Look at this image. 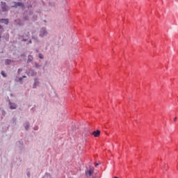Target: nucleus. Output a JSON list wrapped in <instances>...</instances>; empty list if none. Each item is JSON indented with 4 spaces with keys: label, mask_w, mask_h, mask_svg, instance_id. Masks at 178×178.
Segmentation results:
<instances>
[{
    "label": "nucleus",
    "mask_w": 178,
    "mask_h": 178,
    "mask_svg": "<svg viewBox=\"0 0 178 178\" xmlns=\"http://www.w3.org/2000/svg\"><path fill=\"white\" fill-rule=\"evenodd\" d=\"M8 105L10 106V109H17V104L16 103H13L12 102H9Z\"/></svg>",
    "instance_id": "4"
},
{
    "label": "nucleus",
    "mask_w": 178,
    "mask_h": 178,
    "mask_svg": "<svg viewBox=\"0 0 178 178\" xmlns=\"http://www.w3.org/2000/svg\"><path fill=\"white\" fill-rule=\"evenodd\" d=\"M13 62H15L13 60L7 58L5 60V65L6 66H8L9 65H10V63H13Z\"/></svg>",
    "instance_id": "7"
},
{
    "label": "nucleus",
    "mask_w": 178,
    "mask_h": 178,
    "mask_svg": "<svg viewBox=\"0 0 178 178\" xmlns=\"http://www.w3.org/2000/svg\"><path fill=\"white\" fill-rule=\"evenodd\" d=\"M25 20H27V18L25 17Z\"/></svg>",
    "instance_id": "27"
},
{
    "label": "nucleus",
    "mask_w": 178,
    "mask_h": 178,
    "mask_svg": "<svg viewBox=\"0 0 178 178\" xmlns=\"http://www.w3.org/2000/svg\"><path fill=\"white\" fill-rule=\"evenodd\" d=\"M177 120V117H175V118H174V122H176Z\"/></svg>",
    "instance_id": "23"
},
{
    "label": "nucleus",
    "mask_w": 178,
    "mask_h": 178,
    "mask_svg": "<svg viewBox=\"0 0 178 178\" xmlns=\"http://www.w3.org/2000/svg\"><path fill=\"white\" fill-rule=\"evenodd\" d=\"M26 75L22 76V79H26Z\"/></svg>",
    "instance_id": "24"
},
{
    "label": "nucleus",
    "mask_w": 178,
    "mask_h": 178,
    "mask_svg": "<svg viewBox=\"0 0 178 178\" xmlns=\"http://www.w3.org/2000/svg\"><path fill=\"white\" fill-rule=\"evenodd\" d=\"M23 70H22L21 68L18 69L17 73H20L21 72H22Z\"/></svg>",
    "instance_id": "20"
},
{
    "label": "nucleus",
    "mask_w": 178,
    "mask_h": 178,
    "mask_svg": "<svg viewBox=\"0 0 178 178\" xmlns=\"http://www.w3.org/2000/svg\"><path fill=\"white\" fill-rule=\"evenodd\" d=\"M47 34H48V32H47V29H45L44 28H42L40 32V37H45Z\"/></svg>",
    "instance_id": "3"
},
{
    "label": "nucleus",
    "mask_w": 178,
    "mask_h": 178,
    "mask_svg": "<svg viewBox=\"0 0 178 178\" xmlns=\"http://www.w3.org/2000/svg\"><path fill=\"white\" fill-rule=\"evenodd\" d=\"M36 52H38V50H36Z\"/></svg>",
    "instance_id": "30"
},
{
    "label": "nucleus",
    "mask_w": 178,
    "mask_h": 178,
    "mask_svg": "<svg viewBox=\"0 0 178 178\" xmlns=\"http://www.w3.org/2000/svg\"><path fill=\"white\" fill-rule=\"evenodd\" d=\"M95 166H96V167L98 166V163H97Z\"/></svg>",
    "instance_id": "26"
},
{
    "label": "nucleus",
    "mask_w": 178,
    "mask_h": 178,
    "mask_svg": "<svg viewBox=\"0 0 178 178\" xmlns=\"http://www.w3.org/2000/svg\"><path fill=\"white\" fill-rule=\"evenodd\" d=\"M17 6H21V8H24V3L22 2H14V6H12L11 8H17Z\"/></svg>",
    "instance_id": "2"
},
{
    "label": "nucleus",
    "mask_w": 178,
    "mask_h": 178,
    "mask_svg": "<svg viewBox=\"0 0 178 178\" xmlns=\"http://www.w3.org/2000/svg\"><path fill=\"white\" fill-rule=\"evenodd\" d=\"M38 58H39L40 59H44V56H42V54H38Z\"/></svg>",
    "instance_id": "13"
},
{
    "label": "nucleus",
    "mask_w": 178,
    "mask_h": 178,
    "mask_svg": "<svg viewBox=\"0 0 178 178\" xmlns=\"http://www.w3.org/2000/svg\"><path fill=\"white\" fill-rule=\"evenodd\" d=\"M33 129L34 130H38V127H35Z\"/></svg>",
    "instance_id": "22"
},
{
    "label": "nucleus",
    "mask_w": 178,
    "mask_h": 178,
    "mask_svg": "<svg viewBox=\"0 0 178 178\" xmlns=\"http://www.w3.org/2000/svg\"><path fill=\"white\" fill-rule=\"evenodd\" d=\"M1 74L3 76V77H8V75L5 73V71H1Z\"/></svg>",
    "instance_id": "11"
},
{
    "label": "nucleus",
    "mask_w": 178,
    "mask_h": 178,
    "mask_svg": "<svg viewBox=\"0 0 178 178\" xmlns=\"http://www.w3.org/2000/svg\"><path fill=\"white\" fill-rule=\"evenodd\" d=\"M25 129L29 130V127H30V122H27L24 124Z\"/></svg>",
    "instance_id": "9"
},
{
    "label": "nucleus",
    "mask_w": 178,
    "mask_h": 178,
    "mask_svg": "<svg viewBox=\"0 0 178 178\" xmlns=\"http://www.w3.org/2000/svg\"><path fill=\"white\" fill-rule=\"evenodd\" d=\"M114 178H118V177H115Z\"/></svg>",
    "instance_id": "29"
},
{
    "label": "nucleus",
    "mask_w": 178,
    "mask_h": 178,
    "mask_svg": "<svg viewBox=\"0 0 178 178\" xmlns=\"http://www.w3.org/2000/svg\"><path fill=\"white\" fill-rule=\"evenodd\" d=\"M30 44H31V40H29Z\"/></svg>",
    "instance_id": "25"
},
{
    "label": "nucleus",
    "mask_w": 178,
    "mask_h": 178,
    "mask_svg": "<svg viewBox=\"0 0 178 178\" xmlns=\"http://www.w3.org/2000/svg\"><path fill=\"white\" fill-rule=\"evenodd\" d=\"M19 81L20 82L21 84H23V77H19Z\"/></svg>",
    "instance_id": "15"
},
{
    "label": "nucleus",
    "mask_w": 178,
    "mask_h": 178,
    "mask_svg": "<svg viewBox=\"0 0 178 178\" xmlns=\"http://www.w3.org/2000/svg\"><path fill=\"white\" fill-rule=\"evenodd\" d=\"M36 74H37V72H34L33 71H32L31 76H35Z\"/></svg>",
    "instance_id": "19"
},
{
    "label": "nucleus",
    "mask_w": 178,
    "mask_h": 178,
    "mask_svg": "<svg viewBox=\"0 0 178 178\" xmlns=\"http://www.w3.org/2000/svg\"><path fill=\"white\" fill-rule=\"evenodd\" d=\"M1 115L3 117H5L6 115V111H5V110L1 111Z\"/></svg>",
    "instance_id": "12"
},
{
    "label": "nucleus",
    "mask_w": 178,
    "mask_h": 178,
    "mask_svg": "<svg viewBox=\"0 0 178 178\" xmlns=\"http://www.w3.org/2000/svg\"><path fill=\"white\" fill-rule=\"evenodd\" d=\"M0 23L8 25L9 24V19H0Z\"/></svg>",
    "instance_id": "6"
},
{
    "label": "nucleus",
    "mask_w": 178,
    "mask_h": 178,
    "mask_svg": "<svg viewBox=\"0 0 178 178\" xmlns=\"http://www.w3.org/2000/svg\"><path fill=\"white\" fill-rule=\"evenodd\" d=\"M86 175H88V176H91L92 175L91 170H88V172H86Z\"/></svg>",
    "instance_id": "14"
},
{
    "label": "nucleus",
    "mask_w": 178,
    "mask_h": 178,
    "mask_svg": "<svg viewBox=\"0 0 178 178\" xmlns=\"http://www.w3.org/2000/svg\"><path fill=\"white\" fill-rule=\"evenodd\" d=\"M92 136H94V137H99V136H101V131L97 130L93 131Z\"/></svg>",
    "instance_id": "5"
},
{
    "label": "nucleus",
    "mask_w": 178,
    "mask_h": 178,
    "mask_svg": "<svg viewBox=\"0 0 178 178\" xmlns=\"http://www.w3.org/2000/svg\"><path fill=\"white\" fill-rule=\"evenodd\" d=\"M21 58H26V54L25 53L22 54Z\"/></svg>",
    "instance_id": "16"
},
{
    "label": "nucleus",
    "mask_w": 178,
    "mask_h": 178,
    "mask_svg": "<svg viewBox=\"0 0 178 178\" xmlns=\"http://www.w3.org/2000/svg\"><path fill=\"white\" fill-rule=\"evenodd\" d=\"M24 41H27V40H24Z\"/></svg>",
    "instance_id": "28"
},
{
    "label": "nucleus",
    "mask_w": 178,
    "mask_h": 178,
    "mask_svg": "<svg viewBox=\"0 0 178 178\" xmlns=\"http://www.w3.org/2000/svg\"><path fill=\"white\" fill-rule=\"evenodd\" d=\"M26 176H27L28 177H30V171L27 172Z\"/></svg>",
    "instance_id": "21"
},
{
    "label": "nucleus",
    "mask_w": 178,
    "mask_h": 178,
    "mask_svg": "<svg viewBox=\"0 0 178 178\" xmlns=\"http://www.w3.org/2000/svg\"><path fill=\"white\" fill-rule=\"evenodd\" d=\"M33 56L29 55L27 63H30L33 62Z\"/></svg>",
    "instance_id": "8"
},
{
    "label": "nucleus",
    "mask_w": 178,
    "mask_h": 178,
    "mask_svg": "<svg viewBox=\"0 0 178 178\" xmlns=\"http://www.w3.org/2000/svg\"><path fill=\"white\" fill-rule=\"evenodd\" d=\"M1 12H8L9 7L6 5V2L1 1Z\"/></svg>",
    "instance_id": "1"
},
{
    "label": "nucleus",
    "mask_w": 178,
    "mask_h": 178,
    "mask_svg": "<svg viewBox=\"0 0 178 178\" xmlns=\"http://www.w3.org/2000/svg\"><path fill=\"white\" fill-rule=\"evenodd\" d=\"M45 176H49V177H51V174L49 172H46Z\"/></svg>",
    "instance_id": "18"
},
{
    "label": "nucleus",
    "mask_w": 178,
    "mask_h": 178,
    "mask_svg": "<svg viewBox=\"0 0 178 178\" xmlns=\"http://www.w3.org/2000/svg\"><path fill=\"white\" fill-rule=\"evenodd\" d=\"M40 64H38V63H35V67H40Z\"/></svg>",
    "instance_id": "17"
},
{
    "label": "nucleus",
    "mask_w": 178,
    "mask_h": 178,
    "mask_svg": "<svg viewBox=\"0 0 178 178\" xmlns=\"http://www.w3.org/2000/svg\"><path fill=\"white\" fill-rule=\"evenodd\" d=\"M40 84V81H37V79H35V83H33V88H35V87H37V86H38Z\"/></svg>",
    "instance_id": "10"
}]
</instances>
